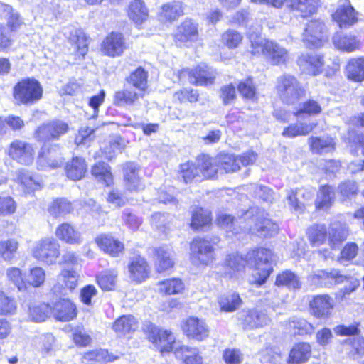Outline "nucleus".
<instances>
[{"label": "nucleus", "instance_id": "obj_1", "mask_svg": "<svg viewBox=\"0 0 364 364\" xmlns=\"http://www.w3.org/2000/svg\"><path fill=\"white\" fill-rule=\"evenodd\" d=\"M217 223L227 232L233 234L244 230L260 237H271L277 232L279 228L277 224L265 217L264 211L257 208L244 212L237 220L230 215L222 213L218 216Z\"/></svg>", "mask_w": 364, "mask_h": 364}, {"label": "nucleus", "instance_id": "obj_2", "mask_svg": "<svg viewBox=\"0 0 364 364\" xmlns=\"http://www.w3.org/2000/svg\"><path fill=\"white\" fill-rule=\"evenodd\" d=\"M144 330L147 333L149 341L161 353L174 350L177 357L181 356L183 364H203V357L199 350L186 346L177 347L175 336L171 331L160 329L151 323L144 324Z\"/></svg>", "mask_w": 364, "mask_h": 364}, {"label": "nucleus", "instance_id": "obj_3", "mask_svg": "<svg viewBox=\"0 0 364 364\" xmlns=\"http://www.w3.org/2000/svg\"><path fill=\"white\" fill-rule=\"evenodd\" d=\"M248 38L251 43L250 53L252 55H262L274 65L284 64L288 61V50L277 42L253 34H249Z\"/></svg>", "mask_w": 364, "mask_h": 364}, {"label": "nucleus", "instance_id": "obj_4", "mask_svg": "<svg viewBox=\"0 0 364 364\" xmlns=\"http://www.w3.org/2000/svg\"><path fill=\"white\" fill-rule=\"evenodd\" d=\"M247 265L253 268L255 272L253 274L252 282L261 285L264 284L272 272L271 262L273 254L272 251L266 248H257L250 250L247 254Z\"/></svg>", "mask_w": 364, "mask_h": 364}, {"label": "nucleus", "instance_id": "obj_5", "mask_svg": "<svg viewBox=\"0 0 364 364\" xmlns=\"http://www.w3.org/2000/svg\"><path fill=\"white\" fill-rule=\"evenodd\" d=\"M60 244L53 237H44L33 244L31 255L38 261L52 265L60 257Z\"/></svg>", "mask_w": 364, "mask_h": 364}, {"label": "nucleus", "instance_id": "obj_6", "mask_svg": "<svg viewBox=\"0 0 364 364\" xmlns=\"http://www.w3.org/2000/svg\"><path fill=\"white\" fill-rule=\"evenodd\" d=\"M43 95V88L38 81L32 78L23 80L14 88V99L22 104H33Z\"/></svg>", "mask_w": 364, "mask_h": 364}, {"label": "nucleus", "instance_id": "obj_7", "mask_svg": "<svg viewBox=\"0 0 364 364\" xmlns=\"http://www.w3.org/2000/svg\"><path fill=\"white\" fill-rule=\"evenodd\" d=\"M277 92L282 101L293 103L304 95V89L296 78L288 74L277 78Z\"/></svg>", "mask_w": 364, "mask_h": 364}, {"label": "nucleus", "instance_id": "obj_8", "mask_svg": "<svg viewBox=\"0 0 364 364\" xmlns=\"http://www.w3.org/2000/svg\"><path fill=\"white\" fill-rule=\"evenodd\" d=\"M215 77V70L206 65H200L193 69L183 68L178 74L179 80L187 77L190 83L200 86L213 85Z\"/></svg>", "mask_w": 364, "mask_h": 364}, {"label": "nucleus", "instance_id": "obj_9", "mask_svg": "<svg viewBox=\"0 0 364 364\" xmlns=\"http://www.w3.org/2000/svg\"><path fill=\"white\" fill-rule=\"evenodd\" d=\"M190 257L195 265H209L215 259L214 249L210 242L197 237L191 243Z\"/></svg>", "mask_w": 364, "mask_h": 364}, {"label": "nucleus", "instance_id": "obj_10", "mask_svg": "<svg viewBox=\"0 0 364 364\" xmlns=\"http://www.w3.org/2000/svg\"><path fill=\"white\" fill-rule=\"evenodd\" d=\"M326 26L318 19H314L306 24L302 41L307 47H321L326 41Z\"/></svg>", "mask_w": 364, "mask_h": 364}, {"label": "nucleus", "instance_id": "obj_11", "mask_svg": "<svg viewBox=\"0 0 364 364\" xmlns=\"http://www.w3.org/2000/svg\"><path fill=\"white\" fill-rule=\"evenodd\" d=\"M8 154L17 163L28 166L33 162L35 149L31 144L23 140L16 139L10 144L8 149Z\"/></svg>", "mask_w": 364, "mask_h": 364}, {"label": "nucleus", "instance_id": "obj_12", "mask_svg": "<svg viewBox=\"0 0 364 364\" xmlns=\"http://www.w3.org/2000/svg\"><path fill=\"white\" fill-rule=\"evenodd\" d=\"M181 328L187 337L199 341H204L210 334V328L205 320L195 316L183 321Z\"/></svg>", "mask_w": 364, "mask_h": 364}, {"label": "nucleus", "instance_id": "obj_13", "mask_svg": "<svg viewBox=\"0 0 364 364\" xmlns=\"http://www.w3.org/2000/svg\"><path fill=\"white\" fill-rule=\"evenodd\" d=\"M68 124L61 120H53L39 127L35 133L37 140L46 141L51 139H58L68 130Z\"/></svg>", "mask_w": 364, "mask_h": 364}, {"label": "nucleus", "instance_id": "obj_14", "mask_svg": "<svg viewBox=\"0 0 364 364\" xmlns=\"http://www.w3.org/2000/svg\"><path fill=\"white\" fill-rule=\"evenodd\" d=\"M332 16L341 28H349L358 21L357 14L349 0H339Z\"/></svg>", "mask_w": 364, "mask_h": 364}, {"label": "nucleus", "instance_id": "obj_15", "mask_svg": "<svg viewBox=\"0 0 364 364\" xmlns=\"http://www.w3.org/2000/svg\"><path fill=\"white\" fill-rule=\"evenodd\" d=\"M346 277L342 275L339 271L331 269L330 272L317 270L308 277V282L315 287H329L335 284L343 282Z\"/></svg>", "mask_w": 364, "mask_h": 364}, {"label": "nucleus", "instance_id": "obj_16", "mask_svg": "<svg viewBox=\"0 0 364 364\" xmlns=\"http://www.w3.org/2000/svg\"><path fill=\"white\" fill-rule=\"evenodd\" d=\"M334 307L333 299L328 294H319L310 302V310L313 316L321 319H327L331 316Z\"/></svg>", "mask_w": 364, "mask_h": 364}, {"label": "nucleus", "instance_id": "obj_17", "mask_svg": "<svg viewBox=\"0 0 364 364\" xmlns=\"http://www.w3.org/2000/svg\"><path fill=\"white\" fill-rule=\"evenodd\" d=\"M297 63L303 73L315 76L322 72L324 60L323 56L318 54L306 53L299 57Z\"/></svg>", "mask_w": 364, "mask_h": 364}, {"label": "nucleus", "instance_id": "obj_18", "mask_svg": "<svg viewBox=\"0 0 364 364\" xmlns=\"http://www.w3.org/2000/svg\"><path fill=\"white\" fill-rule=\"evenodd\" d=\"M245 265H247V255L244 257L238 253L230 254L226 257L224 262V274L227 277L237 279Z\"/></svg>", "mask_w": 364, "mask_h": 364}, {"label": "nucleus", "instance_id": "obj_19", "mask_svg": "<svg viewBox=\"0 0 364 364\" xmlns=\"http://www.w3.org/2000/svg\"><path fill=\"white\" fill-rule=\"evenodd\" d=\"M131 280L141 283L149 277L150 268L147 262L141 257L133 258L128 265Z\"/></svg>", "mask_w": 364, "mask_h": 364}, {"label": "nucleus", "instance_id": "obj_20", "mask_svg": "<svg viewBox=\"0 0 364 364\" xmlns=\"http://www.w3.org/2000/svg\"><path fill=\"white\" fill-rule=\"evenodd\" d=\"M95 242L102 251L112 257H118L124 248L122 242L110 235H100L96 237Z\"/></svg>", "mask_w": 364, "mask_h": 364}, {"label": "nucleus", "instance_id": "obj_21", "mask_svg": "<svg viewBox=\"0 0 364 364\" xmlns=\"http://www.w3.org/2000/svg\"><path fill=\"white\" fill-rule=\"evenodd\" d=\"M37 164L40 169L47 170L59 167L63 164V161L55 149H49L44 145L39 153Z\"/></svg>", "mask_w": 364, "mask_h": 364}, {"label": "nucleus", "instance_id": "obj_22", "mask_svg": "<svg viewBox=\"0 0 364 364\" xmlns=\"http://www.w3.org/2000/svg\"><path fill=\"white\" fill-rule=\"evenodd\" d=\"M125 48L124 41L122 33H111L103 41L102 51L111 57L120 55Z\"/></svg>", "mask_w": 364, "mask_h": 364}, {"label": "nucleus", "instance_id": "obj_23", "mask_svg": "<svg viewBox=\"0 0 364 364\" xmlns=\"http://www.w3.org/2000/svg\"><path fill=\"white\" fill-rule=\"evenodd\" d=\"M78 279L79 274L77 270L67 267L58 274L57 284L53 289L55 291H60L62 289L73 291L77 285Z\"/></svg>", "mask_w": 364, "mask_h": 364}, {"label": "nucleus", "instance_id": "obj_24", "mask_svg": "<svg viewBox=\"0 0 364 364\" xmlns=\"http://www.w3.org/2000/svg\"><path fill=\"white\" fill-rule=\"evenodd\" d=\"M52 314L56 319L68 321L77 316L75 305L69 299H60L52 307Z\"/></svg>", "mask_w": 364, "mask_h": 364}, {"label": "nucleus", "instance_id": "obj_25", "mask_svg": "<svg viewBox=\"0 0 364 364\" xmlns=\"http://www.w3.org/2000/svg\"><path fill=\"white\" fill-rule=\"evenodd\" d=\"M335 48L341 51L353 52L360 48V41L354 35L336 33L332 38Z\"/></svg>", "mask_w": 364, "mask_h": 364}, {"label": "nucleus", "instance_id": "obj_26", "mask_svg": "<svg viewBox=\"0 0 364 364\" xmlns=\"http://www.w3.org/2000/svg\"><path fill=\"white\" fill-rule=\"evenodd\" d=\"M196 161L200 170V180L213 178L217 175L219 170L218 157L203 155L198 156Z\"/></svg>", "mask_w": 364, "mask_h": 364}, {"label": "nucleus", "instance_id": "obj_27", "mask_svg": "<svg viewBox=\"0 0 364 364\" xmlns=\"http://www.w3.org/2000/svg\"><path fill=\"white\" fill-rule=\"evenodd\" d=\"M311 357V346L309 343L300 342L291 349L288 363L291 364H303Z\"/></svg>", "mask_w": 364, "mask_h": 364}, {"label": "nucleus", "instance_id": "obj_28", "mask_svg": "<svg viewBox=\"0 0 364 364\" xmlns=\"http://www.w3.org/2000/svg\"><path fill=\"white\" fill-rule=\"evenodd\" d=\"M288 7L299 12L303 17H307L316 12L319 6L318 0H285Z\"/></svg>", "mask_w": 364, "mask_h": 364}, {"label": "nucleus", "instance_id": "obj_29", "mask_svg": "<svg viewBox=\"0 0 364 364\" xmlns=\"http://www.w3.org/2000/svg\"><path fill=\"white\" fill-rule=\"evenodd\" d=\"M183 15V6L180 1H173L162 6L159 19L162 22H173Z\"/></svg>", "mask_w": 364, "mask_h": 364}, {"label": "nucleus", "instance_id": "obj_30", "mask_svg": "<svg viewBox=\"0 0 364 364\" xmlns=\"http://www.w3.org/2000/svg\"><path fill=\"white\" fill-rule=\"evenodd\" d=\"M270 320L267 314L257 309L249 310L246 312L243 320L245 328H260L269 324Z\"/></svg>", "mask_w": 364, "mask_h": 364}, {"label": "nucleus", "instance_id": "obj_31", "mask_svg": "<svg viewBox=\"0 0 364 364\" xmlns=\"http://www.w3.org/2000/svg\"><path fill=\"white\" fill-rule=\"evenodd\" d=\"M174 264L173 254L168 247H161L156 250V259L154 265L156 270L164 272L172 268Z\"/></svg>", "mask_w": 364, "mask_h": 364}, {"label": "nucleus", "instance_id": "obj_32", "mask_svg": "<svg viewBox=\"0 0 364 364\" xmlns=\"http://www.w3.org/2000/svg\"><path fill=\"white\" fill-rule=\"evenodd\" d=\"M124 179L126 187L129 191H139L144 188L138 176V168L133 163H128L124 166Z\"/></svg>", "mask_w": 364, "mask_h": 364}, {"label": "nucleus", "instance_id": "obj_33", "mask_svg": "<svg viewBox=\"0 0 364 364\" xmlns=\"http://www.w3.org/2000/svg\"><path fill=\"white\" fill-rule=\"evenodd\" d=\"M56 237L60 240L71 245L82 242L81 234L68 223H63L55 230Z\"/></svg>", "mask_w": 364, "mask_h": 364}, {"label": "nucleus", "instance_id": "obj_34", "mask_svg": "<svg viewBox=\"0 0 364 364\" xmlns=\"http://www.w3.org/2000/svg\"><path fill=\"white\" fill-rule=\"evenodd\" d=\"M129 18L136 25L144 22L149 16L148 10L141 0H133L127 11Z\"/></svg>", "mask_w": 364, "mask_h": 364}, {"label": "nucleus", "instance_id": "obj_35", "mask_svg": "<svg viewBox=\"0 0 364 364\" xmlns=\"http://www.w3.org/2000/svg\"><path fill=\"white\" fill-rule=\"evenodd\" d=\"M315 122L304 123L297 122L291 124L285 127L282 132V135L287 138H295L299 136H306L309 134L316 127Z\"/></svg>", "mask_w": 364, "mask_h": 364}, {"label": "nucleus", "instance_id": "obj_36", "mask_svg": "<svg viewBox=\"0 0 364 364\" xmlns=\"http://www.w3.org/2000/svg\"><path fill=\"white\" fill-rule=\"evenodd\" d=\"M17 181L25 192L30 193L41 189L40 181L36 176L25 169L17 171Z\"/></svg>", "mask_w": 364, "mask_h": 364}, {"label": "nucleus", "instance_id": "obj_37", "mask_svg": "<svg viewBox=\"0 0 364 364\" xmlns=\"http://www.w3.org/2000/svg\"><path fill=\"white\" fill-rule=\"evenodd\" d=\"M197 26L190 19L185 20L178 28L176 38L181 42L192 41L197 39Z\"/></svg>", "mask_w": 364, "mask_h": 364}, {"label": "nucleus", "instance_id": "obj_38", "mask_svg": "<svg viewBox=\"0 0 364 364\" xmlns=\"http://www.w3.org/2000/svg\"><path fill=\"white\" fill-rule=\"evenodd\" d=\"M147 73L141 67L132 72L126 79L128 84L144 95L147 88Z\"/></svg>", "mask_w": 364, "mask_h": 364}, {"label": "nucleus", "instance_id": "obj_39", "mask_svg": "<svg viewBox=\"0 0 364 364\" xmlns=\"http://www.w3.org/2000/svg\"><path fill=\"white\" fill-rule=\"evenodd\" d=\"M65 171L69 178L73 181L80 180L85 174L86 165L82 158L75 157L68 162Z\"/></svg>", "mask_w": 364, "mask_h": 364}, {"label": "nucleus", "instance_id": "obj_40", "mask_svg": "<svg viewBox=\"0 0 364 364\" xmlns=\"http://www.w3.org/2000/svg\"><path fill=\"white\" fill-rule=\"evenodd\" d=\"M144 95L132 89H124L115 92L114 96V104L117 106L132 105L139 98L143 97Z\"/></svg>", "mask_w": 364, "mask_h": 364}, {"label": "nucleus", "instance_id": "obj_41", "mask_svg": "<svg viewBox=\"0 0 364 364\" xmlns=\"http://www.w3.org/2000/svg\"><path fill=\"white\" fill-rule=\"evenodd\" d=\"M346 70L349 79L357 82L364 80V58L350 59Z\"/></svg>", "mask_w": 364, "mask_h": 364}, {"label": "nucleus", "instance_id": "obj_42", "mask_svg": "<svg viewBox=\"0 0 364 364\" xmlns=\"http://www.w3.org/2000/svg\"><path fill=\"white\" fill-rule=\"evenodd\" d=\"M158 291L161 294H178L184 289L183 282L178 278H171L157 283Z\"/></svg>", "mask_w": 364, "mask_h": 364}, {"label": "nucleus", "instance_id": "obj_43", "mask_svg": "<svg viewBox=\"0 0 364 364\" xmlns=\"http://www.w3.org/2000/svg\"><path fill=\"white\" fill-rule=\"evenodd\" d=\"M335 193L330 186H323L320 188L315 202L316 208L318 209H328L334 200Z\"/></svg>", "mask_w": 364, "mask_h": 364}, {"label": "nucleus", "instance_id": "obj_44", "mask_svg": "<svg viewBox=\"0 0 364 364\" xmlns=\"http://www.w3.org/2000/svg\"><path fill=\"white\" fill-rule=\"evenodd\" d=\"M69 41L73 46V49L84 56L88 50V39L85 33L79 29L73 31L69 38Z\"/></svg>", "mask_w": 364, "mask_h": 364}, {"label": "nucleus", "instance_id": "obj_45", "mask_svg": "<svg viewBox=\"0 0 364 364\" xmlns=\"http://www.w3.org/2000/svg\"><path fill=\"white\" fill-rule=\"evenodd\" d=\"M309 144L314 153L322 154L333 150L334 149L335 143L332 138L329 136H323L309 138Z\"/></svg>", "mask_w": 364, "mask_h": 364}, {"label": "nucleus", "instance_id": "obj_46", "mask_svg": "<svg viewBox=\"0 0 364 364\" xmlns=\"http://www.w3.org/2000/svg\"><path fill=\"white\" fill-rule=\"evenodd\" d=\"M138 327L136 319L131 315L123 316L115 321L113 329L119 334H126L134 331Z\"/></svg>", "mask_w": 364, "mask_h": 364}, {"label": "nucleus", "instance_id": "obj_47", "mask_svg": "<svg viewBox=\"0 0 364 364\" xmlns=\"http://www.w3.org/2000/svg\"><path fill=\"white\" fill-rule=\"evenodd\" d=\"M83 358L88 361H92L94 364H105L107 362L115 360L117 357L109 354L107 350L96 349L84 354Z\"/></svg>", "mask_w": 364, "mask_h": 364}, {"label": "nucleus", "instance_id": "obj_48", "mask_svg": "<svg viewBox=\"0 0 364 364\" xmlns=\"http://www.w3.org/2000/svg\"><path fill=\"white\" fill-rule=\"evenodd\" d=\"M18 242L14 238L0 241V257L5 261L12 260L17 253Z\"/></svg>", "mask_w": 364, "mask_h": 364}, {"label": "nucleus", "instance_id": "obj_49", "mask_svg": "<svg viewBox=\"0 0 364 364\" xmlns=\"http://www.w3.org/2000/svg\"><path fill=\"white\" fill-rule=\"evenodd\" d=\"M179 174L186 183L194 179L201 181L200 170L196 161L195 163L188 161L181 164L180 166Z\"/></svg>", "mask_w": 364, "mask_h": 364}, {"label": "nucleus", "instance_id": "obj_50", "mask_svg": "<svg viewBox=\"0 0 364 364\" xmlns=\"http://www.w3.org/2000/svg\"><path fill=\"white\" fill-rule=\"evenodd\" d=\"M52 313V307L45 303L33 304L29 307L28 315L30 318L35 322L44 321Z\"/></svg>", "mask_w": 364, "mask_h": 364}, {"label": "nucleus", "instance_id": "obj_51", "mask_svg": "<svg viewBox=\"0 0 364 364\" xmlns=\"http://www.w3.org/2000/svg\"><path fill=\"white\" fill-rule=\"evenodd\" d=\"M242 300L237 294L223 295L218 298L220 310L226 312L234 311L241 305Z\"/></svg>", "mask_w": 364, "mask_h": 364}, {"label": "nucleus", "instance_id": "obj_52", "mask_svg": "<svg viewBox=\"0 0 364 364\" xmlns=\"http://www.w3.org/2000/svg\"><path fill=\"white\" fill-rule=\"evenodd\" d=\"M117 272L105 270L97 276V282L102 289L105 291L112 290L117 282Z\"/></svg>", "mask_w": 364, "mask_h": 364}, {"label": "nucleus", "instance_id": "obj_53", "mask_svg": "<svg viewBox=\"0 0 364 364\" xmlns=\"http://www.w3.org/2000/svg\"><path fill=\"white\" fill-rule=\"evenodd\" d=\"M308 235L314 246H320L326 240L327 230L324 225H314L309 228Z\"/></svg>", "mask_w": 364, "mask_h": 364}, {"label": "nucleus", "instance_id": "obj_54", "mask_svg": "<svg viewBox=\"0 0 364 364\" xmlns=\"http://www.w3.org/2000/svg\"><path fill=\"white\" fill-rule=\"evenodd\" d=\"M46 279V270L41 267H32L29 269L26 284H29L33 287H41Z\"/></svg>", "mask_w": 364, "mask_h": 364}, {"label": "nucleus", "instance_id": "obj_55", "mask_svg": "<svg viewBox=\"0 0 364 364\" xmlns=\"http://www.w3.org/2000/svg\"><path fill=\"white\" fill-rule=\"evenodd\" d=\"M275 284L277 286H286L289 289H299L301 287V282L299 277L288 270L277 275Z\"/></svg>", "mask_w": 364, "mask_h": 364}, {"label": "nucleus", "instance_id": "obj_56", "mask_svg": "<svg viewBox=\"0 0 364 364\" xmlns=\"http://www.w3.org/2000/svg\"><path fill=\"white\" fill-rule=\"evenodd\" d=\"M211 220L210 211L202 208H196L193 212L191 226L193 229H198L209 225Z\"/></svg>", "mask_w": 364, "mask_h": 364}, {"label": "nucleus", "instance_id": "obj_57", "mask_svg": "<svg viewBox=\"0 0 364 364\" xmlns=\"http://www.w3.org/2000/svg\"><path fill=\"white\" fill-rule=\"evenodd\" d=\"M218 161L219 166L226 173L235 172L240 168L237 156L220 154L218 156Z\"/></svg>", "mask_w": 364, "mask_h": 364}, {"label": "nucleus", "instance_id": "obj_58", "mask_svg": "<svg viewBox=\"0 0 364 364\" xmlns=\"http://www.w3.org/2000/svg\"><path fill=\"white\" fill-rule=\"evenodd\" d=\"M348 235V230L340 225H334L328 230V244L335 247L344 241Z\"/></svg>", "mask_w": 364, "mask_h": 364}, {"label": "nucleus", "instance_id": "obj_59", "mask_svg": "<svg viewBox=\"0 0 364 364\" xmlns=\"http://www.w3.org/2000/svg\"><path fill=\"white\" fill-rule=\"evenodd\" d=\"M6 277L19 291L27 289L26 282L23 279L21 270L16 267H11L6 269Z\"/></svg>", "mask_w": 364, "mask_h": 364}, {"label": "nucleus", "instance_id": "obj_60", "mask_svg": "<svg viewBox=\"0 0 364 364\" xmlns=\"http://www.w3.org/2000/svg\"><path fill=\"white\" fill-rule=\"evenodd\" d=\"M72 206L70 202L65 199L55 200L48 208L49 213L54 218L64 215L70 212Z\"/></svg>", "mask_w": 364, "mask_h": 364}, {"label": "nucleus", "instance_id": "obj_61", "mask_svg": "<svg viewBox=\"0 0 364 364\" xmlns=\"http://www.w3.org/2000/svg\"><path fill=\"white\" fill-rule=\"evenodd\" d=\"M92 174L99 181H103L107 186L112 182L109 166L105 163L95 164L92 168Z\"/></svg>", "mask_w": 364, "mask_h": 364}, {"label": "nucleus", "instance_id": "obj_62", "mask_svg": "<svg viewBox=\"0 0 364 364\" xmlns=\"http://www.w3.org/2000/svg\"><path fill=\"white\" fill-rule=\"evenodd\" d=\"M109 146L103 147L106 157L111 160L116 153L121 152L126 146L125 140L119 136H115L109 139Z\"/></svg>", "mask_w": 364, "mask_h": 364}, {"label": "nucleus", "instance_id": "obj_63", "mask_svg": "<svg viewBox=\"0 0 364 364\" xmlns=\"http://www.w3.org/2000/svg\"><path fill=\"white\" fill-rule=\"evenodd\" d=\"M296 195H302L304 198H306V199L308 200L311 198L312 194L310 191H307L304 189L296 191L290 190L288 191L287 199L289 200V205H291V207L296 211H302L304 206V203L298 200Z\"/></svg>", "mask_w": 364, "mask_h": 364}, {"label": "nucleus", "instance_id": "obj_64", "mask_svg": "<svg viewBox=\"0 0 364 364\" xmlns=\"http://www.w3.org/2000/svg\"><path fill=\"white\" fill-rule=\"evenodd\" d=\"M260 359L264 363L280 364L282 358L280 352L275 348H266L260 351Z\"/></svg>", "mask_w": 364, "mask_h": 364}]
</instances>
